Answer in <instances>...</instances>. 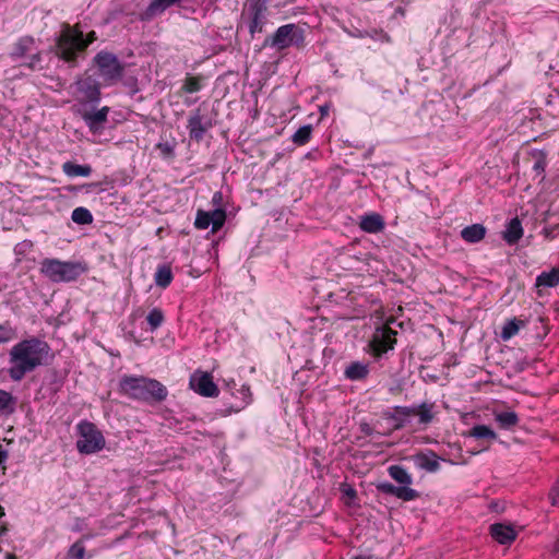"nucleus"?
<instances>
[{
  "label": "nucleus",
  "instance_id": "473e14b6",
  "mask_svg": "<svg viewBox=\"0 0 559 559\" xmlns=\"http://www.w3.org/2000/svg\"><path fill=\"white\" fill-rule=\"evenodd\" d=\"M210 214L212 231L221 229L226 221V211L223 207H216L207 212Z\"/></svg>",
  "mask_w": 559,
  "mask_h": 559
},
{
  "label": "nucleus",
  "instance_id": "8fccbe9b",
  "mask_svg": "<svg viewBox=\"0 0 559 559\" xmlns=\"http://www.w3.org/2000/svg\"><path fill=\"white\" fill-rule=\"evenodd\" d=\"M554 549L556 552H559V539L555 543Z\"/></svg>",
  "mask_w": 559,
  "mask_h": 559
},
{
  "label": "nucleus",
  "instance_id": "aec40b11",
  "mask_svg": "<svg viewBox=\"0 0 559 559\" xmlns=\"http://www.w3.org/2000/svg\"><path fill=\"white\" fill-rule=\"evenodd\" d=\"M523 236L521 221L518 217L512 218L503 231L502 238L509 245H515Z\"/></svg>",
  "mask_w": 559,
  "mask_h": 559
},
{
  "label": "nucleus",
  "instance_id": "58836bf2",
  "mask_svg": "<svg viewBox=\"0 0 559 559\" xmlns=\"http://www.w3.org/2000/svg\"><path fill=\"white\" fill-rule=\"evenodd\" d=\"M14 336V331L9 324H0V344L11 341Z\"/></svg>",
  "mask_w": 559,
  "mask_h": 559
},
{
  "label": "nucleus",
  "instance_id": "6ab92c4d",
  "mask_svg": "<svg viewBox=\"0 0 559 559\" xmlns=\"http://www.w3.org/2000/svg\"><path fill=\"white\" fill-rule=\"evenodd\" d=\"M369 374V366L368 364L360 361L350 362L344 371V376L346 379L350 381H360L368 377Z\"/></svg>",
  "mask_w": 559,
  "mask_h": 559
},
{
  "label": "nucleus",
  "instance_id": "4468645a",
  "mask_svg": "<svg viewBox=\"0 0 559 559\" xmlns=\"http://www.w3.org/2000/svg\"><path fill=\"white\" fill-rule=\"evenodd\" d=\"M78 91L84 96V98L93 104L100 100V83L93 76L87 75L76 81Z\"/></svg>",
  "mask_w": 559,
  "mask_h": 559
},
{
  "label": "nucleus",
  "instance_id": "f257e3e1",
  "mask_svg": "<svg viewBox=\"0 0 559 559\" xmlns=\"http://www.w3.org/2000/svg\"><path fill=\"white\" fill-rule=\"evenodd\" d=\"M50 353L47 342L38 337L20 341L9 350L8 374L11 380L20 382L27 373L43 366Z\"/></svg>",
  "mask_w": 559,
  "mask_h": 559
},
{
  "label": "nucleus",
  "instance_id": "39448f33",
  "mask_svg": "<svg viewBox=\"0 0 559 559\" xmlns=\"http://www.w3.org/2000/svg\"><path fill=\"white\" fill-rule=\"evenodd\" d=\"M78 440L76 449L81 454H94L102 451L106 440L95 424L82 420L76 425Z\"/></svg>",
  "mask_w": 559,
  "mask_h": 559
},
{
  "label": "nucleus",
  "instance_id": "c85d7f7f",
  "mask_svg": "<svg viewBox=\"0 0 559 559\" xmlns=\"http://www.w3.org/2000/svg\"><path fill=\"white\" fill-rule=\"evenodd\" d=\"M15 404L16 399L10 392L0 389V413H13Z\"/></svg>",
  "mask_w": 559,
  "mask_h": 559
},
{
  "label": "nucleus",
  "instance_id": "9b49d317",
  "mask_svg": "<svg viewBox=\"0 0 559 559\" xmlns=\"http://www.w3.org/2000/svg\"><path fill=\"white\" fill-rule=\"evenodd\" d=\"M213 127L210 118L201 114L198 108L191 112L187 128L191 140L200 142L203 140L205 133Z\"/></svg>",
  "mask_w": 559,
  "mask_h": 559
},
{
  "label": "nucleus",
  "instance_id": "0eeeda50",
  "mask_svg": "<svg viewBox=\"0 0 559 559\" xmlns=\"http://www.w3.org/2000/svg\"><path fill=\"white\" fill-rule=\"evenodd\" d=\"M98 68L99 75L107 85L114 84L121 80L124 67L116 55L108 51H99L93 59Z\"/></svg>",
  "mask_w": 559,
  "mask_h": 559
},
{
  "label": "nucleus",
  "instance_id": "a211bd4d",
  "mask_svg": "<svg viewBox=\"0 0 559 559\" xmlns=\"http://www.w3.org/2000/svg\"><path fill=\"white\" fill-rule=\"evenodd\" d=\"M486 227L483 224H473L461 230V237L468 243H477L486 236Z\"/></svg>",
  "mask_w": 559,
  "mask_h": 559
},
{
  "label": "nucleus",
  "instance_id": "a18cd8bd",
  "mask_svg": "<svg viewBox=\"0 0 559 559\" xmlns=\"http://www.w3.org/2000/svg\"><path fill=\"white\" fill-rule=\"evenodd\" d=\"M212 202L214 205H216L217 207H221L222 205V202H223V194L222 192L217 191L213 194V198H212Z\"/></svg>",
  "mask_w": 559,
  "mask_h": 559
},
{
  "label": "nucleus",
  "instance_id": "79ce46f5",
  "mask_svg": "<svg viewBox=\"0 0 559 559\" xmlns=\"http://www.w3.org/2000/svg\"><path fill=\"white\" fill-rule=\"evenodd\" d=\"M546 158L545 156H539L536 162L534 163L533 169L536 171L537 175H542L545 171L546 168Z\"/></svg>",
  "mask_w": 559,
  "mask_h": 559
},
{
  "label": "nucleus",
  "instance_id": "dca6fc26",
  "mask_svg": "<svg viewBox=\"0 0 559 559\" xmlns=\"http://www.w3.org/2000/svg\"><path fill=\"white\" fill-rule=\"evenodd\" d=\"M359 227L365 233L378 234L384 230L385 222L378 213H370L360 216Z\"/></svg>",
  "mask_w": 559,
  "mask_h": 559
},
{
  "label": "nucleus",
  "instance_id": "2f4dec72",
  "mask_svg": "<svg viewBox=\"0 0 559 559\" xmlns=\"http://www.w3.org/2000/svg\"><path fill=\"white\" fill-rule=\"evenodd\" d=\"M469 437L495 440L497 438V433L486 425H476L471 429Z\"/></svg>",
  "mask_w": 559,
  "mask_h": 559
},
{
  "label": "nucleus",
  "instance_id": "cd10ccee",
  "mask_svg": "<svg viewBox=\"0 0 559 559\" xmlns=\"http://www.w3.org/2000/svg\"><path fill=\"white\" fill-rule=\"evenodd\" d=\"M33 45L34 39L32 37H22L14 44L13 49L11 51V56L13 58L24 57L27 52L32 50Z\"/></svg>",
  "mask_w": 559,
  "mask_h": 559
},
{
  "label": "nucleus",
  "instance_id": "f03ea898",
  "mask_svg": "<svg viewBox=\"0 0 559 559\" xmlns=\"http://www.w3.org/2000/svg\"><path fill=\"white\" fill-rule=\"evenodd\" d=\"M97 39L94 31L84 37L78 26L63 25L56 40V56L71 67L78 64L80 56H84L87 47Z\"/></svg>",
  "mask_w": 559,
  "mask_h": 559
},
{
  "label": "nucleus",
  "instance_id": "4be33fe9",
  "mask_svg": "<svg viewBox=\"0 0 559 559\" xmlns=\"http://www.w3.org/2000/svg\"><path fill=\"white\" fill-rule=\"evenodd\" d=\"M62 171L70 178L88 177L92 174V167L90 165H79L69 160L62 164Z\"/></svg>",
  "mask_w": 559,
  "mask_h": 559
},
{
  "label": "nucleus",
  "instance_id": "bb28decb",
  "mask_svg": "<svg viewBox=\"0 0 559 559\" xmlns=\"http://www.w3.org/2000/svg\"><path fill=\"white\" fill-rule=\"evenodd\" d=\"M495 419L502 429H511L519 423V416L515 412H500L495 414Z\"/></svg>",
  "mask_w": 559,
  "mask_h": 559
},
{
  "label": "nucleus",
  "instance_id": "9d476101",
  "mask_svg": "<svg viewBox=\"0 0 559 559\" xmlns=\"http://www.w3.org/2000/svg\"><path fill=\"white\" fill-rule=\"evenodd\" d=\"M396 334L397 332L388 325L378 328L373 333L372 340L370 342L373 354L376 356H381L388 350L393 349L396 343Z\"/></svg>",
  "mask_w": 559,
  "mask_h": 559
},
{
  "label": "nucleus",
  "instance_id": "e433bc0d",
  "mask_svg": "<svg viewBox=\"0 0 559 559\" xmlns=\"http://www.w3.org/2000/svg\"><path fill=\"white\" fill-rule=\"evenodd\" d=\"M210 214L206 211L199 210L197 213L194 226L198 229H206L211 224Z\"/></svg>",
  "mask_w": 559,
  "mask_h": 559
},
{
  "label": "nucleus",
  "instance_id": "a878e982",
  "mask_svg": "<svg viewBox=\"0 0 559 559\" xmlns=\"http://www.w3.org/2000/svg\"><path fill=\"white\" fill-rule=\"evenodd\" d=\"M524 325H525V322L523 320L518 319V318H513L511 320H508L504 323L503 328H502V331H501V334H500L501 338L503 341L510 340L515 334H518L520 329L523 328Z\"/></svg>",
  "mask_w": 559,
  "mask_h": 559
},
{
  "label": "nucleus",
  "instance_id": "f8f14e48",
  "mask_svg": "<svg viewBox=\"0 0 559 559\" xmlns=\"http://www.w3.org/2000/svg\"><path fill=\"white\" fill-rule=\"evenodd\" d=\"M190 386L205 397H215L219 393L217 385L207 372H194L190 378Z\"/></svg>",
  "mask_w": 559,
  "mask_h": 559
},
{
  "label": "nucleus",
  "instance_id": "c756f323",
  "mask_svg": "<svg viewBox=\"0 0 559 559\" xmlns=\"http://www.w3.org/2000/svg\"><path fill=\"white\" fill-rule=\"evenodd\" d=\"M311 133H312L311 124L302 126L293 134L292 141L296 145H299V146L305 145L310 141Z\"/></svg>",
  "mask_w": 559,
  "mask_h": 559
},
{
  "label": "nucleus",
  "instance_id": "2eb2a0df",
  "mask_svg": "<svg viewBox=\"0 0 559 559\" xmlns=\"http://www.w3.org/2000/svg\"><path fill=\"white\" fill-rule=\"evenodd\" d=\"M379 492L394 496L403 501H412L419 497V492L411 487L395 486L389 481H382L377 485Z\"/></svg>",
  "mask_w": 559,
  "mask_h": 559
},
{
  "label": "nucleus",
  "instance_id": "ea45409f",
  "mask_svg": "<svg viewBox=\"0 0 559 559\" xmlns=\"http://www.w3.org/2000/svg\"><path fill=\"white\" fill-rule=\"evenodd\" d=\"M40 63H41V55H40V52H36L29 57L28 62H25L22 66H25V67L29 68L31 70H41L43 67Z\"/></svg>",
  "mask_w": 559,
  "mask_h": 559
},
{
  "label": "nucleus",
  "instance_id": "412c9836",
  "mask_svg": "<svg viewBox=\"0 0 559 559\" xmlns=\"http://www.w3.org/2000/svg\"><path fill=\"white\" fill-rule=\"evenodd\" d=\"M415 462L418 467L427 471V472H437L440 468L439 456L429 451L428 453H418L415 456Z\"/></svg>",
  "mask_w": 559,
  "mask_h": 559
},
{
  "label": "nucleus",
  "instance_id": "a19ab883",
  "mask_svg": "<svg viewBox=\"0 0 559 559\" xmlns=\"http://www.w3.org/2000/svg\"><path fill=\"white\" fill-rule=\"evenodd\" d=\"M543 235L547 240H554L555 238L559 237V225L545 227L543 229Z\"/></svg>",
  "mask_w": 559,
  "mask_h": 559
},
{
  "label": "nucleus",
  "instance_id": "09e8293b",
  "mask_svg": "<svg viewBox=\"0 0 559 559\" xmlns=\"http://www.w3.org/2000/svg\"><path fill=\"white\" fill-rule=\"evenodd\" d=\"M320 112H321L322 117L326 116L328 112H329V107L328 106H321L320 107Z\"/></svg>",
  "mask_w": 559,
  "mask_h": 559
},
{
  "label": "nucleus",
  "instance_id": "423d86ee",
  "mask_svg": "<svg viewBox=\"0 0 559 559\" xmlns=\"http://www.w3.org/2000/svg\"><path fill=\"white\" fill-rule=\"evenodd\" d=\"M304 41V29L295 24H286L280 26L271 37L265 38L264 46H272L283 50L293 45L301 47Z\"/></svg>",
  "mask_w": 559,
  "mask_h": 559
},
{
  "label": "nucleus",
  "instance_id": "3c124183",
  "mask_svg": "<svg viewBox=\"0 0 559 559\" xmlns=\"http://www.w3.org/2000/svg\"><path fill=\"white\" fill-rule=\"evenodd\" d=\"M355 559H370V557H366V556H357V557H355Z\"/></svg>",
  "mask_w": 559,
  "mask_h": 559
},
{
  "label": "nucleus",
  "instance_id": "5701e85b",
  "mask_svg": "<svg viewBox=\"0 0 559 559\" xmlns=\"http://www.w3.org/2000/svg\"><path fill=\"white\" fill-rule=\"evenodd\" d=\"M174 275L171 266L169 264L158 265L154 274V281L156 286L160 288L168 287L173 282Z\"/></svg>",
  "mask_w": 559,
  "mask_h": 559
},
{
  "label": "nucleus",
  "instance_id": "37998d69",
  "mask_svg": "<svg viewBox=\"0 0 559 559\" xmlns=\"http://www.w3.org/2000/svg\"><path fill=\"white\" fill-rule=\"evenodd\" d=\"M341 491H342V493H343L344 496H346V497H347L348 499H350V500H352V499H355V498L357 497V492H356V490H355L352 486H349V485H347V484H343V485L341 486Z\"/></svg>",
  "mask_w": 559,
  "mask_h": 559
},
{
  "label": "nucleus",
  "instance_id": "f3484780",
  "mask_svg": "<svg viewBox=\"0 0 559 559\" xmlns=\"http://www.w3.org/2000/svg\"><path fill=\"white\" fill-rule=\"evenodd\" d=\"M490 534L495 540L502 545L511 544L516 537L514 528L502 523L490 525Z\"/></svg>",
  "mask_w": 559,
  "mask_h": 559
},
{
  "label": "nucleus",
  "instance_id": "7ed1b4c3",
  "mask_svg": "<svg viewBox=\"0 0 559 559\" xmlns=\"http://www.w3.org/2000/svg\"><path fill=\"white\" fill-rule=\"evenodd\" d=\"M119 391L128 397L148 404L166 400L168 391L159 381L145 377L124 376L119 382Z\"/></svg>",
  "mask_w": 559,
  "mask_h": 559
},
{
  "label": "nucleus",
  "instance_id": "6e6552de",
  "mask_svg": "<svg viewBox=\"0 0 559 559\" xmlns=\"http://www.w3.org/2000/svg\"><path fill=\"white\" fill-rule=\"evenodd\" d=\"M435 405L432 403H421L418 406H395L393 414L390 418L396 421L395 429H401L404 427V420L401 419L400 416L408 417V416H418V424L427 426L429 425L433 418Z\"/></svg>",
  "mask_w": 559,
  "mask_h": 559
},
{
  "label": "nucleus",
  "instance_id": "b1692460",
  "mask_svg": "<svg viewBox=\"0 0 559 559\" xmlns=\"http://www.w3.org/2000/svg\"><path fill=\"white\" fill-rule=\"evenodd\" d=\"M559 285V267H552L549 272H542L536 277L537 287H556Z\"/></svg>",
  "mask_w": 559,
  "mask_h": 559
},
{
  "label": "nucleus",
  "instance_id": "de8ad7c7",
  "mask_svg": "<svg viewBox=\"0 0 559 559\" xmlns=\"http://www.w3.org/2000/svg\"><path fill=\"white\" fill-rule=\"evenodd\" d=\"M360 429L366 435H371V428H370V426L368 424H361L360 425Z\"/></svg>",
  "mask_w": 559,
  "mask_h": 559
},
{
  "label": "nucleus",
  "instance_id": "393cba45",
  "mask_svg": "<svg viewBox=\"0 0 559 559\" xmlns=\"http://www.w3.org/2000/svg\"><path fill=\"white\" fill-rule=\"evenodd\" d=\"M389 475L402 486L409 487L413 483L411 474L401 465H391L388 468Z\"/></svg>",
  "mask_w": 559,
  "mask_h": 559
},
{
  "label": "nucleus",
  "instance_id": "1a4fd4ad",
  "mask_svg": "<svg viewBox=\"0 0 559 559\" xmlns=\"http://www.w3.org/2000/svg\"><path fill=\"white\" fill-rule=\"evenodd\" d=\"M267 0H247L242 16L248 20L249 33H262L266 23Z\"/></svg>",
  "mask_w": 559,
  "mask_h": 559
},
{
  "label": "nucleus",
  "instance_id": "20e7f679",
  "mask_svg": "<svg viewBox=\"0 0 559 559\" xmlns=\"http://www.w3.org/2000/svg\"><path fill=\"white\" fill-rule=\"evenodd\" d=\"M87 270L86 263L81 261H61L47 258L40 263L41 274L53 283L74 282Z\"/></svg>",
  "mask_w": 559,
  "mask_h": 559
},
{
  "label": "nucleus",
  "instance_id": "49530a36",
  "mask_svg": "<svg viewBox=\"0 0 559 559\" xmlns=\"http://www.w3.org/2000/svg\"><path fill=\"white\" fill-rule=\"evenodd\" d=\"M8 459V451L0 444V465Z\"/></svg>",
  "mask_w": 559,
  "mask_h": 559
},
{
  "label": "nucleus",
  "instance_id": "72a5a7b5",
  "mask_svg": "<svg viewBox=\"0 0 559 559\" xmlns=\"http://www.w3.org/2000/svg\"><path fill=\"white\" fill-rule=\"evenodd\" d=\"M87 536H83L79 540H76L74 544H72L68 550V558L69 559H84L85 556V546H84V539H86Z\"/></svg>",
  "mask_w": 559,
  "mask_h": 559
},
{
  "label": "nucleus",
  "instance_id": "f704fd0d",
  "mask_svg": "<svg viewBox=\"0 0 559 559\" xmlns=\"http://www.w3.org/2000/svg\"><path fill=\"white\" fill-rule=\"evenodd\" d=\"M146 321L152 331L158 329L164 322L163 311L158 308L152 309L146 317Z\"/></svg>",
  "mask_w": 559,
  "mask_h": 559
},
{
  "label": "nucleus",
  "instance_id": "7c9ffc66",
  "mask_svg": "<svg viewBox=\"0 0 559 559\" xmlns=\"http://www.w3.org/2000/svg\"><path fill=\"white\" fill-rule=\"evenodd\" d=\"M71 218L79 225H87L93 222V215L86 207L79 206L72 211Z\"/></svg>",
  "mask_w": 559,
  "mask_h": 559
},
{
  "label": "nucleus",
  "instance_id": "4c0bfd02",
  "mask_svg": "<svg viewBox=\"0 0 559 559\" xmlns=\"http://www.w3.org/2000/svg\"><path fill=\"white\" fill-rule=\"evenodd\" d=\"M156 148L160 152L165 158H173L175 155V145L169 142L158 143Z\"/></svg>",
  "mask_w": 559,
  "mask_h": 559
},
{
  "label": "nucleus",
  "instance_id": "ddd939ff",
  "mask_svg": "<svg viewBox=\"0 0 559 559\" xmlns=\"http://www.w3.org/2000/svg\"><path fill=\"white\" fill-rule=\"evenodd\" d=\"M109 111V107L104 106L100 109L85 110L81 117L93 134H99L105 130Z\"/></svg>",
  "mask_w": 559,
  "mask_h": 559
},
{
  "label": "nucleus",
  "instance_id": "c9c22d12",
  "mask_svg": "<svg viewBox=\"0 0 559 559\" xmlns=\"http://www.w3.org/2000/svg\"><path fill=\"white\" fill-rule=\"evenodd\" d=\"M202 88L201 79L198 76H187L181 90L186 93H197Z\"/></svg>",
  "mask_w": 559,
  "mask_h": 559
},
{
  "label": "nucleus",
  "instance_id": "c03bdc74",
  "mask_svg": "<svg viewBox=\"0 0 559 559\" xmlns=\"http://www.w3.org/2000/svg\"><path fill=\"white\" fill-rule=\"evenodd\" d=\"M549 497L551 499L552 506H559V480L555 485V487L551 489Z\"/></svg>",
  "mask_w": 559,
  "mask_h": 559
}]
</instances>
